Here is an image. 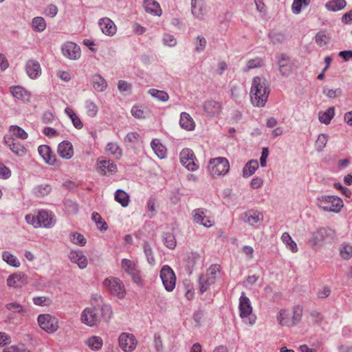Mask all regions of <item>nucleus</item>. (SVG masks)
<instances>
[{"label":"nucleus","mask_w":352,"mask_h":352,"mask_svg":"<svg viewBox=\"0 0 352 352\" xmlns=\"http://www.w3.org/2000/svg\"><path fill=\"white\" fill-rule=\"evenodd\" d=\"M10 131L19 139L26 140L28 137V133L21 127L16 125L10 126Z\"/></svg>","instance_id":"nucleus-48"},{"label":"nucleus","mask_w":352,"mask_h":352,"mask_svg":"<svg viewBox=\"0 0 352 352\" xmlns=\"http://www.w3.org/2000/svg\"><path fill=\"white\" fill-rule=\"evenodd\" d=\"M27 283V276L22 272L14 273L7 278V285L9 287H21Z\"/></svg>","instance_id":"nucleus-18"},{"label":"nucleus","mask_w":352,"mask_h":352,"mask_svg":"<svg viewBox=\"0 0 352 352\" xmlns=\"http://www.w3.org/2000/svg\"><path fill=\"white\" fill-rule=\"evenodd\" d=\"M333 231L329 228H320L311 234L309 243L313 249L321 248L325 241L331 237Z\"/></svg>","instance_id":"nucleus-7"},{"label":"nucleus","mask_w":352,"mask_h":352,"mask_svg":"<svg viewBox=\"0 0 352 352\" xmlns=\"http://www.w3.org/2000/svg\"><path fill=\"white\" fill-rule=\"evenodd\" d=\"M317 205L324 211L338 213L343 207V202L337 196L324 195L317 198Z\"/></svg>","instance_id":"nucleus-2"},{"label":"nucleus","mask_w":352,"mask_h":352,"mask_svg":"<svg viewBox=\"0 0 352 352\" xmlns=\"http://www.w3.org/2000/svg\"><path fill=\"white\" fill-rule=\"evenodd\" d=\"M151 146L156 155L160 159H164L166 157V148L158 139H154L151 142Z\"/></svg>","instance_id":"nucleus-32"},{"label":"nucleus","mask_w":352,"mask_h":352,"mask_svg":"<svg viewBox=\"0 0 352 352\" xmlns=\"http://www.w3.org/2000/svg\"><path fill=\"white\" fill-rule=\"evenodd\" d=\"M311 0H294L292 5V12L298 14L302 8H306L309 5Z\"/></svg>","instance_id":"nucleus-46"},{"label":"nucleus","mask_w":352,"mask_h":352,"mask_svg":"<svg viewBox=\"0 0 352 352\" xmlns=\"http://www.w3.org/2000/svg\"><path fill=\"white\" fill-rule=\"evenodd\" d=\"M287 56L285 54L280 55L278 60V64L279 65V71L283 76H287L288 74L285 71V64L284 62L287 60Z\"/></svg>","instance_id":"nucleus-62"},{"label":"nucleus","mask_w":352,"mask_h":352,"mask_svg":"<svg viewBox=\"0 0 352 352\" xmlns=\"http://www.w3.org/2000/svg\"><path fill=\"white\" fill-rule=\"evenodd\" d=\"M241 219L250 224L254 226V224L261 222L263 219V215L261 212L256 210H250L241 214Z\"/></svg>","instance_id":"nucleus-20"},{"label":"nucleus","mask_w":352,"mask_h":352,"mask_svg":"<svg viewBox=\"0 0 352 352\" xmlns=\"http://www.w3.org/2000/svg\"><path fill=\"white\" fill-rule=\"evenodd\" d=\"M102 285L111 295L120 299L124 298L125 287L122 281L118 278L114 276L107 278L104 280Z\"/></svg>","instance_id":"nucleus-4"},{"label":"nucleus","mask_w":352,"mask_h":352,"mask_svg":"<svg viewBox=\"0 0 352 352\" xmlns=\"http://www.w3.org/2000/svg\"><path fill=\"white\" fill-rule=\"evenodd\" d=\"M346 6L345 0H330L325 4V8L330 11L337 12L344 8Z\"/></svg>","instance_id":"nucleus-34"},{"label":"nucleus","mask_w":352,"mask_h":352,"mask_svg":"<svg viewBox=\"0 0 352 352\" xmlns=\"http://www.w3.org/2000/svg\"><path fill=\"white\" fill-rule=\"evenodd\" d=\"M57 151L60 157L63 159L69 160L74 155L73 146L69 141L60 142L58 146Z\"/></svg>","instance_id":"nucleus-25"},{"label":"nucleus","mask_w":352,"mask_h":352,"mask_svg":"<svg viewBox=\"0 0 352 352\" xmlns=\"http://www.w3.org/2000/svg\"><path fill=\"white\" fill-rule=\"evenodd\" d=\"M10 92L14 98L24 102H29L31 98L30 92L19 85L11 87Z\"/></svg>","instance_id":"nucleus-24"},{"label":"nucleus","mask_w":352,"mask_h":352,"mask_svg":"<svg viewBox=\"0 0 352 352\" xmlns=\"http://www.w3.org/2000/svg\"><path fill=\"white\" fill-rule=\"evenodd\" d=\"M98 171L103 175L113 173L117 171V166L109 160H102L98 166Z\"/></svg>","instance_id":"nucleus-29"},{"label":"nucleus","mask_w":352,"mask_h":352,"mask_svg":"<svg viewBox=\"0 0 352 352\" xmlns=\"http://www.w3.org/2000/svg\"><path fill=\"white\" fill-rule=\"evenodd\" d=\"M144 8L148 13L157 16L162 14L160 4L155 0H144Z\"/></svg>","instance_id":"nucleus-28"},{"label":"nucleus","mask_w":352,"mask_h":352,"mask_svg":"<svg viewBox=\"0 0 352 352\" xmlns=\"http://www.w3.org/2000/svg\"><path fill=\"white\" fill-rule=\"evenodd\" d=\"M63 55L71 60H77L80 57V47L74 42H67L61 47Z\"/></svg>","instance_id":"nucleus-13"},{"label":"nucleus","mask_w":352,"mask_h":352,"mask_svg":"<svg viewBox=\"0 0 352 352\" xmlns=\"http://www.w3.org/2000/svg\"><path fill=\"white\" fill-rule=\"evenodd\" d=\"M52 190V188L49 184H43L36 186L33 188V193L38 197H43L47 195Z\"/></svg>","instance_id":"nucleus-38"},{"label":"nucleus","mask_w":352,"mask_h":352,"mask_svg":"<svg viewBox=\"0 0 352 352\" xmlns=\"http://www.w3.org/2000/svg\"><path fill=\"white\" fill-rule=\"evenodd\" d=\"M315 40L319 46L323 47L328 43L329 37L324 31H320L316 34Z\"/></svg>","instance_id":"nucleus-57"},{"label":"nucleus","mask_w":352,"mask_h":352,"mask_svg":"<svg viewBox=\"0 0 352 352\" xmlns=\"http://www.w3.org/2000/svg\"><path fill=\"white\" fill-rule=\"evenodd\" d=\"M100 319L103 318L104 320L108 321L112 316V309L109 305L103 304L101 305L100 309Z\"/></svg>","instance_id":"nucleus-53"},{"label":"nucleus","mask_w":352,"mask_h":352,"mask_svg":"<svg viewBox=\"0 0 352 352\" xmlns=\"http://www.w3.org/2000/svg\"><path fill=\"white\" fill-rule=\"evenodd\" d=\"M5 308L8 311L10 312V314H8V316L7 317L8 320L9 321H12L14 320L15 314L23 315L28 311V309L25 305H23L18 302H16V301H12V302L6 303L5 305Z\"/></svg>","instance_id":"nucleus-16"},{"label":"nucleus","mask_w":352,"mask_h":352,"mask_svg":"<svg viewBox=\"0 0 352 352\" xmlns=\"http://www.w3.org/2000/svg\"><path fill=\"white\" fill-rule=\"evenodd\" d=\"M120 347L124 352H132L135 350L137 346V340L135 337L129 333H122L118 338Z\"/></svg>","instance_id":"nucleus-12"},{"label":"nucleus","mask_w":352,"mask_h":352,"mask_svg":"<svg viewBox=\"0 0 352 352\" xmlns=\"http://www.w3.org/2000/svg\"><path fill=\"white\" fill-rule=\"evenodd\" d=\"M269 38L271 42L274 44H280L284 42L285 36L283 34L279 32H270L269 34Z\"/></svg>","instance_id":"nucleus-59"},{"label":"nucleus","mask_w":352,"mask_h":352,"mask_svg":"<svg viewBox=\"0 0 352 352\" xmlns=\"http://www.w3.org/2000/svg\"><path fill=\"white\" fill-rule=\"evenodd\" d=\"M179 160L181 164L190 171H195L199 168L195 153L190 148H186L181 151Z\"/></svg>","instance_id":"nucleus-9"},{"label":"nucleus","mask_w":352,"mask_h":352,"mask_svg":"<svg viewBox=\"0 0 352 352\" xmlns=\"http://www.w3.org/2000/svg\"><path fill=\"white\" fill-rule=\"evenodd\" d=\"M86 344L91 350L98 351L102 346L103 341L100 337L94 336L89 338Z\"/></svg>","instance_id":"nucleus-40"},{"label":"nucleus","mask_w":352,"mask_h":352,"mask_svg":"<svg viewBox=\"0 0 352 352\" xmlns=\"http://www.w3.org/2000/svg\"><path fill=\"white\" fill-rule=\"evenodd\" d=\"M239 309L240 317L246 324L253 325L256 317L252 314V307L250 299L245 296V292H242L239 298Z\"/></svg>","instance_id":"nucleus-3"},{"label":"nucleus","mask_w":352,"mask_h":352,"mask_svg":"<svg viewBox=\"0 0 352 352\" xmlns=\"http://www.w3.org/2000/svg\"><path fill=\"white\" fill-rule=\"evenodd\" d=\"M302 315V308L300 306H296L293 309V315L292 316V326H295L300 321Z\"/></svg>","instance_id":"nucleus-55"},{"label":"nucleus","mask_w":352,"mask_h":352,"mask_svg":"<svg viewBox=\"0 0 352 352\" xmlns=\"http://www.w3.org/2000/svg\"><path fill=\"white\" fill-rule=\"evenodd\" d=\"M91 82L94 89L98 92L104 91L108 85L105 79L98 74L91 77Z\"/></svg>","instance_id":"nucleus-31"},{"label":"nucleus","mask_w":352,"mask_h":352,"mask_svg":"<svg viewBox=\"0 0 352 352\" xmlns=\"http://www.w3.org/2000/svg\"><path fill=\"white\" fill-rule=\"evenodd\" d=\"M85 109L87 110V113L89 117H95L98 113V108L91 100L85 101Z\"/></svg>","instance_id":"nucleus-52"},{"label":"nucleus","mask_w":352,"mask_h":352,"mask_svg":"<svg viewBox=\"0 0 352 352\" xmlns=\"http://www.w3.org/2000/svg\"><path fill=\"white\" fill-rule=\"evenodd\" d=\"M340 255L344 259H349L352 256V247L349 245H344L340 250Z\"/></svg>","instance_id":"nucleus-64"},{"label":"nucleus","mask_w":352,"mask_h":352,"mask_svg":"<svg viewBox=\"0 0 352 352\" xmlns=\"http://www.w3.org/2000/svg\"><path fill=\"white\" fill-rule=\"evenodd\" d=\"M91 219L94 221L97 226V227L102 231H105L107 230V226L105 221H104L100 216V214L98 212H93L91 215Z\"/></svg>","instance_id":"nucleus-51"},{"label":"nucleus","mask_w":352,"mask_h":352,"mask_svg":"<svg viewBox=\"0 0 352 352\" xmlns=\"http://www.w3.org/2000/svg\"><path fill=\"white\" fill-rule=\"evenodd\" d=\"M329 137L327 134H320L318 136L317 140L316 142V150L318 151H322L323 148L326 146Z\"/></svg>","instance_id":"nucleus-56"},{"label":"nucleus","mask_w":352,"mask_h":352,"mask_svg":"<svg viewBox=\"0 0 352 352\" xmlns=\"http://www.w3.org/2000/svg\"><path fill=\"white\" fill-rule=\"evenodd\" d=\"M335 114L334 107H330L323 113H320L318 119L321 123L328 124L333 118Z\"/></svg>","instance_id":"nucleus-45"},{"label":"nucleus","mask_w":352,"mask_h":352,"mask_svg":"<svg viewBox=\"0 0 352 352\" xmlns=\"http://www.w3.org/2000/svg\"><path fill=\"white\" fill-rule=\"evenodd\" d=\"M1 257L3 261L12 267L16 268L21 265V263L16 256L8 251H3Z\"/></svg>","instance_id":"nucleus-36"},{"label":"nucleus","mask_w":352,"mask_h":352,"mask_svg":"<svg viewBox=\"0 0 352 352\" xmlns=\"http://www.w3.org/2000/svg\"><path fill=\"white\" fill-rule=\"evenodd\" d=\"M323 94L329 98H335L341 96L342 90L340 88L336 89H324Z\"/></svg>","instance_id":"nucleus-61"},{"label":"nucleus","mask_w":352,"mask_h":352,"mask_svg":"<svg viewBox=\"0 0 352 352\" xmlns=\"http://www.w3.org/2000/svg\"><path fill=\"white\" fill-rule=\"evenodd\" d=\"M206 212L204 208L195 209L192 212L193 221L204 227L210 228L214 224V221L206 215Z\"/></svg>","instance_id":"nucleus-17"},{"label":"nucleus","mask_w":352,"mask_h":352,"mask_svg":"<svg viewBox=\"0 0 352 352\" xmlns=\"http://www.w3.org/2000/svg\"><path fill=\"white\" fill-rule=\"evenodd\" d=\"M38 152L43 160L49 165L54 166L56 163V157L52 153L51 148L47 145H41L38 148Z\"/></svg>","instance_id":"nucleus-21"},{"label":"nucleus","mask_w":352,"mask_h":352,"mask_svg":"<svg viewBox=\"0 0 352 352\" xmlns=\"http://www.w3.org/2000/svg\"><path fill=\"white\" fill-rule=\"evenodd\" d=\"M25 71L31 79H36L41 75V67L38 61L34 59L28 60L25 64Z\"/></svg>","instance_id":"nucleus-19"},{"label":"nucleus","mask_w":352,"mask_h":352,"mask_svg":"<svg viewBox=\"0 0 352 352\" xmlns=\"http://www.w3.org/2000/svg\"><path fill=\"white\" fill-rule=\"evenodd\" d=\"M143 249L148 263L151 265H154L155 263V259L153 255L152 248H151L148 242H144Z\"/></svg>","instance_id":"nucleus-50"},{"label":"nucleus","mask_w":352,"mask_h":352,"mask_svg":"<svg viewBox=\"0 0 352 352\" xmlns=\"http://www.w3.org/2000/svg\"><path fill=\"white\" fill-rule=\"evenodd\" d=\"M70 240L73 243L79 245L80 246H84L87 242L84 236L78 232H73L71 234Z\"/></svg>","instance_id":"nucleus-58"},{"label":"nucleus","mask_w":352,"mask_h":352,"mask_svg":"<svg viewBox=\"0 0 352 352\" xmlns=\"http://www.w3.org/2000/svg\"><path fill=\"white\" fill-rule=\"evenodd\" d=\"M179 125L181 128L186 131H192L195 127V123L193 119L186 112H182L180 114Z\"/></svg>","instance_id":"nucleus-27"},{"label":"nucleus","mask_w":352,"mask_h":352,"mask_svg":"<svg viewBox=\"0 0 352 352\" xmlns=\"http://www.w3.org/2000/svg\"><path fill=\"white\" fill-rule=\"evenodd\" d=\"M37 321L40 327L49 333H54L58 329V319L50 314H40Z\"/></svg>","instance_id":"nucleus-10"},{"label":"nucleus","mask_w":352,"mask_h":352,"mask_svg":"<svg viewBox=\"0 0 352 352\" xmlns=\"http://www.w3.org/2000/svg\"><path fill=\"white\" fill-rule=\"evenodd\" d=\"M81 321L89 327L97 325L100 321V316L96 307L85 308L81 314Z\"/></svg>","instance_id":"nucleus-11"},{"label":"nucleus","mask_w":352,"mask_h":352,"mask_svg":"<svg viewBox=\"0 0 352 352\" xmlns=\"http://www.w3.org/2000/svg\"><path fill=\"white\" fill-rule=\"evenodd\" d=\"M194 44L195 52L197 53H201L205 50L207 41L204 37L201 36H197Z\"/></svg>","instance_id":"nucleus-54"},{"label":"nucleus","mask_w":352,"mask_h":352,"mask_svg":"<svg viewBox=\"0 0 352 352\" xmlns=\"http://www.w3.org/2000/svg\"><path fill=\"white\" fill-rule=\"evenodd\" d=\"M160 276L165 289L167 292H172L176 284V276L172 268L167 265H163Z\"/></svg>","instance_id":"nucleus-8"},{"label":"nucleus","mask_w":352,"mask_h":352,"mask_svg":"<svg viewBox=\"0 0 352 352\" xmlns=\"http://www.w3.org/2000/svg\"><path fill=\"white\" fill-rule=\"evenodd\" d=\"M115 200L122 207H126L129 203V195L123 190L118 189L114 195Z\"/></svg>","instance_id":"nucleus-37"},{"label":"nucleus","mask_w":352,"mask_h":352,"mask_svg":"<svg viewBox=\"0 0 352 352\" xmlns=\"http://www.w3.org/2000/svg\"><path fill=\"white\" fill-rule=\"evenodd\" d=\"M281 240L286 245L287 248L290 250L292 252H296L298 251L296 243L292 240L288 232H285L283 233Z\"/></svg>","instance_id":"nucleus-43"},{"label":"nucleus","mask_w":352,"mask_h":352,"mask_svg":"<svg viewBox=\"0 0 352 352\" xmlns=\"http://www.w3.org/2000/svg\"><path fill=\"white\" fill-rule=\"evenodd\" d=\"M25 221L28 224L33 226L34 228L39 227L38 214L36 216L32 214H27L25 216Z\"/></svg>","instance_id":"nucleus-63"},{"label":"nucleus","mask_w":352,"mask_h":352,"mask_svg":"<svg viewBox=\"0 0 352 352\" xmlns=\"http://www.w3.org/2000/svg\"><path fill=\"white\" fill-rule=\"evenodd\" d=\"M204 109L208 116L210 117L217 116L221 111V104L219 102L209 100L204 103Z\"/></svg>","instance_id":"nucleus-23"},{"label":"nucleus","mask_w":352,"mask_h":352,"mask_svg":"<svg viewBox=\"0 0 352 352\" xmlns=\"http://www.w3.org/2000/svg\"><path fill=\"white\" fill-rule=\"evenodd\" d=\"M106 152L114 156L116 158H120L122 155V148L117 143L109 142L106 146Z\"/></svg>","instance_id":"nucleus-42"},{"label":"nucleus","mask_w":352,"mask_h":352,"mask_svg":"<svg viewBox=\"0 0 352 352\" xmlns=\"http://www.w3.org/2000/svg\"><path fill=\"white\" fill-rule=\"evenodd\" d=\"M6 143L16 155L23 156L26 153V148L20 142H15L11 138H8V140H6Z\"/></svg>","instance_id":"nucleus-33"},{"label":"nucleus","mask_w":352,"mask_h":352,"mask_svg":"<svg viewBox=\"0 0 352 352\" xmlns=\"http://www.w3.org/2000/svg\"><path fill=\"white\" fill-rule=\"evenodd\" d=\"M263 64V61L261 58L250 59L247 62L246 65L243 68V71L244 72H247L252 69L261 67Z\"/></svg>","instance_id":"nucleus-49"},{"label":"nucleus","mask_w":352,"mask_h":352,"mask_svg":"<svg viewBox=\"0 0 352 352\" xmlns=\"http://www.w3.org/2000/svg\"><path fill=\"white\" fill-rule=\"evenodd\" d=\"M148 94L160 102H166L169 100V96L168 93L163 90H158L152 88L148 91Z\"/></svg>","instance_id":"nucleus-39"},{"label":"nucleus","mask_w":352,"mask_h":352,"mask_svg":"<svg viewBox=\"0 0 352 352\" xmlns=\"http://www.w3.org/2000/svg\"><path fill=\"white\" fill-rule=\"evenodd\" d=\"M215 281L216 278H212V276L210 277L206 274L200 275L198 280L200 294H202L206 292L210 287L215 283Z\"/></svg>","instance_id":"nucleus-26"},{"label":"nucleus","mask_w":352,"mask_h":352,"mask_svg":"<svg viewBox=\"0 0 352 352\" xmlns=\"http://www.w3.org/2000/svg\"><path fill=\"white\" fill-rule=\"evenodd\" d=\"M140 135L137 132H130L126 135L124 142L126 144H135L140 140Z\"/></svg>","instance_id":"nucleus-60"},{"label":"nucleus","mask_w":352,"mask_h":352,"mask_svg":"<svg viewBox=\"0 0 352 352\" xmlns=\"http://www.w3.org/2000/svg\"><path fill=\"white\" fill-rule=\"evenodd\" d=\"M204 8V0H191V12L196 18L200 19L202 17Z\"/></svg>","instance_id":"nucleus-30"},{"label":"nucleus","mask_w":352,"mask_h":352,"mask_svg":"<svg viewBox=\"0 0 352 352\" xmlns=\"http://www.w3.org/2000/svg\"><path fill=\"white\" fill-rule=\"evenodd\" d=\"M269 94L270 89L267 81L261 77H254L250 90L252 104L258 107H264L267 101Z\"/></svg>","instance_id":"nucleus-1"},{"label":"nucleus","mask_w":352,"mask_h":352,"mask_svg":"<svg viewBox=\"0 0 352 352\" xmlns=\"http://www.w3.org/2000/svg\"><path fill=\"white\" fill-rule=\"evenodd\" d=\"M164 244L169 249L173 250L176 246V239L173 234L170 232H164L162 234Z\"/></svg>","instance_id":"nucleus-47"},{"label":"nucleus","mask_w":352,"mask_h":352,"mask_svg":"<svg viewBox=\"0 0 352 352\" xmlns=\"http://www.w3.org/2000/svg\"><path fill=\"white\" fill-rule=\"evenodd\" d=\"M208 168L213 177L226 175L230 169L228 160L225 157H216L209 162Z\"/></svg>","instance_id":"nucleus-5"},{"label":"nucleus","mask_w":352,"mask_h":352,"mask_svg":"<svg viewBox=\"0 0 352 352\" xmlns=\"http://www.w3.org/2000/svg\"><path fill=\"white\" fill-rule=\"evenodd\" d=\"M98 24L102 32L106 36H112L116 34L117 27L110 18L103 17L100 19Z\"/></svg>","instance_id":"nucleus-15"},{"label":"nucleus","mask_w":352,"mask_h":352,"mask_svg":"<svg viewBox=\"0 0 352 352\" xmlns=\"http://www.w3.org/2000/svg\"><path fill=\"white\" fill-rule=\"evenodd\" d=\"M121 267L128 275L131 277L133 283L138 285H142V276L138 264L135 261L127 258H123L121 261Z\"/></svg>","instance_id":"nucleus-6"},{"label":"nucleus","mask_w":352,"mask_h":352,"mask_svg":"<svg viewBox=\"0 0 352 352\" xmlns=\"http://www.w3.org/2000/svg\"><path fill=\"white\" fill-rule=\"evenodd\" d=\"M277 320L281 326H292V320L290 318V314L288 311L282 309L279 311L277 316Z\"/></svg>","instance_id":"nucleus-41"},{"label":"nucleus","mask_w":352,"mask_h":352,"mask_svg":"<svg viewBox=\"0 0 352 352\" xmlns=\"http://www.w3.org/2000/svg\"><path fill=\"white\" fill-rule=\"evenodd\" d=\"M258 168V163L256 160H250L243 168V176L249 177L252 176Z\"/></svg>","instance_id":"nucleus-35"},{"label":"nucleus","mask_w":352,"mask_h":352,"mask_svg":"<svg viewBox=\"0 0 352 352\" xmlns=\"http://www.w3.org/2000/svg\"><path fill=\"white\" fill-rule=\"evenodd\" d=\"M39 227L45 228H52L56 223L54 214L45 210H41L38 212Z\"/></svg>","instance_id":"nucleus-14"},{"label":"nucleus","mask_w":352,"mask_h":352,"mask_svg":"<svg viewBox=\"0 0 352 352\" xmlns=\"http://www.w3.org/2000/svg\"><path fill=\"white\" fill-rule=\"evenodd\" d=\"M69 258L72 263H76L79 268L82 270L87 266V258L81 250L71 251L69 254Z\"/></svg>","instance_id":"nucleus-22"},{"label":"nucleus","mask_w":352,"mask_h":352,"mask_svg":"<svg viewBox=\"0 0 352 352\" xmlns=\"http://www.w3.org/2000/svg\"><path fill=\"white\" fill-rule=\"evenodd\" d=\"M32 26L34 31L42 32L46 28L45 20L41 16H36L32 21Z\"/></svg>","instance_id":"nucleus-44"}]
</instances>
